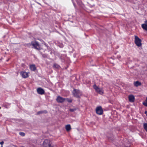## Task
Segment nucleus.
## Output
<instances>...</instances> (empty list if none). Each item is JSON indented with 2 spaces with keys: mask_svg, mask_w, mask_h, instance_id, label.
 <instances>
[{
  "mask_svg": "<svg viewBox=\"0 0 147 147\" xmlns=\"http://www.w3.org/2000/svg\"><path fill=\"white\" fill-rule=\"evenodd\" d=\"M144 113L146 114H147V111H145V112H144Z\"/></svg>",
  "mask_w": 147,
  "mask_h": 147,
  "instance_id": "22",
  "label": "nucleus"
},
{
  "mask_svg": "<svg viewBox=\"0 0 147 147\" xmlns=\"http://www.w3.org/2000/svg\"><path fill=\"white\" fill-rule=\"evenodd\" d=\"M96 110V113L98 115H101L103 113V111L100 106L97 107Z\"/></svg>",
  "mask_w": 147,
  "mask_h": 147,
  "instance_id": "5",
  "label": "nucleus"
},
{
  "mask_svg": "<svg viewBox=\"0 0 147 147\" xmlns=\"http://www.w3.org/2000/svg\"><path fill=\"white\" fill-rule=\"evenodd\" d=\"M67 101L69 102H72V100H68V99H67Z\"/></svg>",
  "mask_w": 147,
  "mask_h": 147,
  "instance_id": "21",
  "label": "nucleus"
},
{
  "mask_svg": "<svg viewBox=\"0 0 147 147\" xmlns=\"http://www.w3.org/2000/svg\"><path fill=\"white\" fill-rule=\"evenodd\" d=\"M20 74L22 77L24 78H27L29 76L28 73L25 72L21 71L20 72Z\"/></svg>",
  "mask_w": 147,
  "mask_h": 147,
  "instance_id": "9",
  "label": "nucleus"
},
{
  "mask_svg": "<svg viewBox=\"0 0 147 147\" xmlns=\"http://www.w3.org/2000/svg\"><path fill=\"white\" fill-rule=\"evenodd\" d=\"M73 4H74V6H75V5L74 4V3H73Z\"/></svg>",
  "mask_w": 147,
  "mask_h": 147,
  "instance_id": "24",
  "label": "nucleus"
},
{
  "mask_svg": "<svg viewBox=\"0 0 147 147\" xmlns=\"http://www.w3.org/2000/svg\"><path fill=\"white\" fill-rule=\"evenodd\" d=\"M119 57V58H120V57Z\"/></svg>",
  "mask_w": 147,
  "mask_h": 147,
  "instance_id": "26",
  "label": "nucleus"
},
{
  "mask_svg": "<svg viewBox=\"0 0 147 147\" xmlns=\"http://www.w3.org/2000/svg\"><path fill=\"white\" fill-rule=\"evenodd\" d=\"M93 87L94 88L97 92L100 94H103V90L102 89H100L95 84L94 85Z\"/></svg>",
  "mask_w": 147,
  "mask_h": 147,
  "instance_id": "4",
  "label": "nucleus"
},
{
  "mask_svg": "<svg viewBox=\"0 0 147 147\" xmlns=\"http://www.w3.org/2000/svg\"><path fill=\"white\" fill-rule=\"evenodd\" d=\"M142 27L143 29L147 31V20L145 22V24L142 25Z\"/></svg>",
  "mask_w": 147,
  "mask_h": 147,
  "instance_id": "11",
  "label": "nucleus"
},
{
  "mask_svg": "<svg viewBox=\"0 0 147 147\" xmlns=\"http://www.w3.org/2000/svg\"><path fill=\"white\" fill-rule=\"evenodd\" d=\"M135 43L136 45L138 47H140L142 44L141 43V40L137 36L135 35Z\"/></svg>",
  "mask_w": 147,
  "mask_h": 147,
  "instance_id": "3",
  "label": "nucleus"
},
{
  "mask_svg": "<svg viewBox=\"0 0 147 147\" xmlns=\"http://www.w3.org/2000/svg\"><path fill=\"white\" fill-rule=\"evenodd\" d=\"M32 44L34 47L36 49H39V46L38 43L36 41L32 42Z\"/></svg>",
  "mask_w": 147,
  "mask_h": 147,
  "instance_id": "7",
  "label": "nucleus"
},
{
  "mask_svg": "<svg viewBox=\"0 0 147 147\" xmlns=\"http://www.w3.org/2000/svg\"><path fill=\"white\" fill-rule=\"evenodd\" d=\"M55 65H55V64H54V65H53V66H54V67H55Z\"/></svg>",
  "mask_w": 147,
  "mask_h": 147,
  "instance_id": "23",
  "label": "nucleus"
},
{
  "mask_svg": "<svg viewBox=\"0 0 147 147\" xmlns=\"http://www.w3.org/2000/svg\"><path fill=\"white\" fill-rule=\"evenodd\" d=\"M134 85L136 87L140 86L141 85V83L138 81L134 82Z\"/></svg>",
  "mask_w": 147,
  "mask_h": 147,
  "instance_id": "13",
  "label": "nucleus"
},
{
  "mask_svg": "<svg viewBox=\"0 0 147 147\" xmlns=\"http://www.w3.org/2000/svg\"><path fill=\"white\" fill-rule=\"evenodd\" d=\"M4 142L3 141L1 142H0V144L1 145V146H3V145L4 144Z\"/></svg>",
  "mask_w": 147,
  "mask_h": 147,
  "instance_id": "20",
  "label": "nucleus"
},
{
  "mask_svg": "<svg viewBox=\"0 0 147 147\" xmlns=\"http://www.w3.org/2000/svg\"><path fill=\"white\" fill-rule=\"evenodd\" d=\"M129 99L130 102H134V101L135 98L134 96L132 95H131L129 96Z\"/></svg>",
  "mask_w": 147,
  "mask_h": 147,
  "instance_id": "10",
  "label": "nucleus"
},
{
  "mask_svg": "<svg viewBox=\"0 0 147 147\" xmlns=\"http://www.w3.org/2000/svg\"><path fill=\"white\" fill-rule=\"evenodd\" d=\"M119 57V58H120V57Z\"/></svg>",
  "mask_w": 147,
  "mask_h": 147,
  "instance_id": "27",
  "label": "nucleus"
},
{
  "mask_svg": "<svg viewBox=\"0 0 147 147\" xmlns=\"http://www.w3.org/2000/svg\"><path fill=\"white\" fill-rule=\"evenodd\" d=\"M43 113L42 111H40L37 112V114L38 115L42 113Z\"/></svg>",
  "mask_w": 147,
  "mask_h": 147,
  "instance_id": "19",
  "label": "nucleus"
},
{
  "mask_svg": "<svg viewBox=\"0 0 147 147\" xmlns=\"http://www.w3.org/2000/svg\"><path fill=\"white\" fill-rule=\"evenodd\" d=\"M20 135L22 136H24L25 135V134L23 132H20L19 133Z\"/></svg>",
  "mask_w": 147,
  "mask_h": 147,
  "instance_id": "18",
  "label": "nucleus"
},
{
  "mask_svg": "<svg viewBox=\"0 0 147 147\" xmlns=\"http://www.w3.org/2000/svg\"><path fill=\"white\" fill-rule=\"evenodd\" d=\"M65 100V98H63L60 96H57L56 99L57 101L59 103H62L64 102Z\"/></svg>",
  "mask_w": 147,
  "mask_h": 147,
  "instance_id": "6",
  "label": "nucleus"
},
{
  "mask_svg": "<svg viewBox=\"0 0 147 147\" xmlns=\"http://www.w3.org/2000/svg\"><path fill=\"white\" fill-rule=\"evenodd\" d=\"M1 147H3V146H1Z\"/></svg>",
  "mask_w": 147,
  "mask_h": 147,
  "instance_id": "25",
  "label": "nucleus"
},
{
  "mask_svg": "<svg viewBox=\"0 0 147 147\" xmlns=\"http://www.w3.org/2000/svg\"><path fill=\"white\" fill-rule=\"evenodd\" d=\"M43 147H57L56 145H53L50 140L46 139L43 143Z\"/></svg>",
  "mask_w": 147,
  "mask_h": 147,
  "instance_id": "1",
  "label": "nucleus"
},
{
  "mask_svg": "<svg viewBox=\"0 0 147 147\" xmlns=\"http://www.w3.org/2000/svg\"><path fill=\"white\" fill-rule=\"evenodd\" d=\"M143 104L144 106L147 107V97L146 98L145 101L143 102Z\"/></svg>",
  "mask_w": 147,
  "mask_h": 147,
  "instance_id": "15",
  "label": "nucleus"
},
{
  "mask_svg": "<svg viewBox=\"0 0 147 147\" xmlns=\"http://www.w3.org/2000/svg\"><path fill=\"white\" fill-rule=\"evenodd\" d=\"M30 69L33 71H34L36 70V68L34 65H32L30 66Z\"/></svg>",
  "mask_w": 147,
  "mask_h": 147,
  "instance_id": "12",
  "label": "nucleus"
},
{
  "mask_svg": "<svg viewBox=\"0 0 147 147\" xmlns=\"http://www.w3.org/2000/svg\"><path fill=\"white\" fill-rule=\"evenodd\" d=\"M37 92L38 94L41 95L45 93L44 90L41 88H38L37 89Z\"/></svg>",
  "mask_w": 147,
  "mask_h": 147,
  "instance_id": "8",
  "label": "nucleus"
},
{
  "mask_svg": "<svg viewBox=\"0 0 147 147\" xmlns=\"http://www.w3.org/2000/svg\"><path fill=\"white\" fill-rule=\"evenodd\" d=\"M143 126L144 129L147 132V123H144L143 125Z\"/></svg>",
  "mask_w": 147,
  "mask_h": 147,
  "instance_id": "16",
  "label": "nucleus"
},
{
  "mask_svg": "<svg viewBox=\"0 0 147 147\" xmlns=\"http://www.w3.org/2000/svg\"><path fill=\"white\" fill-rule=\"evenodd\" d=\"M65 129L67 131H69L71 129V127L70 124H68L66 125Z\"/></svg>",
  "mask_w": 147,
  "mask_h": 147,
  "instance_id": "14",
  "label": "nucleus"
},
{
  "mask_svg": "<svg viewBox=\"0 0 147 147\" xmlns=\"http://www.w3.org/2000/svg\"><path fill=\"white\" fill-rule=\"evenodd\" d=\"M76 108L74 109H69V111L71 112H74V111H76Z\"/></svg>",
  "mask_w": 147,
  "mask_h": 147,
  "instance_id": "17",
  "label": "nucleus"
},
{
  "mask_svg": "<svg viewBox=\"0 0 147 147\" xmlns=\"http://www.w3.org/2000/svg\"><path fill=\"white\" fill-rule=\"evenodd\" d=\"M74 96L77 98H79L82 95V92L80 90L74 89L72 92Z\"/></svg>",
  "mask_w": 147,
  "mask_h": 147,
  "instance_id": "2",
  "label": "nucleus"
}]
</instances>
